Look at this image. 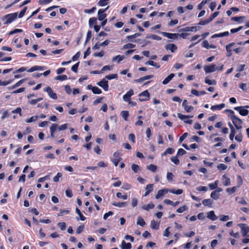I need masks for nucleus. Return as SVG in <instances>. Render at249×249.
<instances>
[{
  "label": "nucleus",
  "mask_w": 249,
  "mask_h": 249,
  "mask_svg": "<svg viewBox=\"0 0 249 249\" xmlns=\"http://www.w3.org/2000/svg\"><path fill=\"white\" fill-rule=\"evenodd\" d=\"M231 118L232 119V123L234 125L235 128L237 129H241L242 128V120L234 115L231 116Z\"/></svg>",
  "instance_id": "nucleus-1"
},
{
  "label": "nucleus",
  "mask_w": 249,
  "mask_h": 249,
  "mask_svg": "<svg viewBox=\"0 0 249 249\" xmlns=\"http://www.w3.org/2000/svg\"><path fill=\"white\" fill-rule=\"evenodd\" d=\"M18 16L17 13H14L12 14H9L5 15L4 17V18L6 19V21L4 23V24H8L11 23L13 21H14L17 18Z\"/></svg>",
  "instance_id": "nucleus-2"
},
{
  "label": "nucleus",
  "mask_w": 249,
  "mask_h": 249,
  "mask_svg": "<svg viewBox=\"0 0 249 249\" xmlns=\"http://www.w3.org/2000/svg\"><path fill=\"white\" fill-rule=\"evenodd\" d=\"M158 33L161 34L164 36L172 39H176L178 38V34L169 33L160 31H159Z\"/></svg>",
  "instance_id": "nucleus-3"
},
{
  "label": "nucleus",
  "mask_w": 249,
  "mask_h": 249,
  "mask_svg": "<svg viewBox=\"0 0 249 249\" xmlns=\"http://www.w3.org/2000/svg\"><path fill=\"white\" fill-rule=\"evenodd\" d=\"M139 96L140 97L139 100L141 102L147 101L149 99V93L148 90L142 92Z\"/></svg>",
  "instance_id": "nucleus-4"
},
{
  "label": "nucleus",
  "mask_w": 249,
  "mask_h": 249,
  "mask_svg": "<svg viewBox=\"0 0 249 249\" xmlns=\"http://www.w3.org/2000/svg\"><path fill=\"white\" fill-rule=\"evenodd\" d=\"M217 67L215 64H212L210 66L206 65L204 67V70L206 73H211L216 71Z\"/></svg>",
  "instance_id": "nucleus-5"
},
{
  "label": "nucleus",
  "mask_w": 249,
  "mask_h": 249,
  "mask_svg": "<svg viewBox=\"0 0 249 249\" xmlns=\"http://www.w3.org/2000/svg\"><path fill=\"white\" fill-rule=\"evenodd\" d=\"M177 115H178V118L181 120H183V121L185 123L190 124H192V123H193L192 120L187 119L190 117L189 116L183 115L180 113H178L177 114ZM191 117H192V116H191Z\"/></svg>",
  "instance_id": "nucleus-6"
},
{
  "label": "nucleus",
  "mask_w": 249,
  "mask_h": 249,
  "mask_svg": "<svg viewBox=\"0 0 249 249\" xmlns=\"http://www.w3.org/2000/svg\"><path fill=\"white\" fill-rule=\"evenodd\" d=\"M108 6L105 9H99L98 11V19L100 21H102L106 19L107 14L105 13L106 11L108 8Z\"/></svg>",
  "instance_id": "nucleus-7"
},
{
  "label": "nucleus",
  "mask_w": 249,
  "mask_h": 249,
  "mask_svg": "<svg viewBox=\"0 0 249 249\" xmlns=\"http://www.w3.org/2000/svg\"><path fill=\"white\" fill-rule=\"evenodd\" d=\"M44 91L48 93L50 98L54 100L57 99L56 94L53 92L52 89L50 87H48L47 88L44 89Z\"/></svg>",
  "instance_id": "nucleus-8"
},
{
  "label": "nucleus",
  "mask_w": 249,
  "mask_h": 249,
  "mask_svg": "<svg viewBox=\"0 0 249 249\" xmlns=\"http://www.w3.org/2000/svg\"><path fill=\"white\" fill-rule=\"evenodd\" d=\"M122 160V158L119 157V153L116 152L113 154V158L111 159V161L114 163L115 166H117L119 162Z\"/></svg>",
  "instance_id": "nucleus-9"
},
{
  "label": "nucleus",
  "mask_w": 249,
  "mask_h": 249,
  "mask_svg": "<svg viewBox=\"0 0 249 249\" xmlns=\"http://www.w3.org/2000/svg\"><path fill=\"white\" fill-rule=\"evenodd\" d=\"M234 109L239 111L240 114L242 116H246L249 113L248 110L244 108V107H242V106L235 107L234 108Z\"/></svg>",
  "instance_id": "nucleus-10"
},
{
  "label": "nucleus",
  "mask_w": 249,
  "mask_h": 249,
  "mask_svg": "<svg viewBox=\"0 0 249 249\" xmlns=\"http://www.w3.org/2000/svg\"><path fill=\"white\" fill-rule=\"evenodd\" d=\"M238 226L242 230V235L245 236L249 232V227L247 226L245 224H239Z\"/></svg>",
  "instance_id": "nucleus-11"
},
{
  "label": "nucleus",
  "mask_w": 249,
  "mask_h": 249,
  "mask_svg": "<svg viewBox=\"0 0 249 249\" xmlns=\"http://www.w3.org/2000/svg\"><path fill=\"white\" fill-rule=\"evenodd\" d=\"M97 85L102 88L105 91H107L108 90L109 87L108 85V81L106 80L105 79H103L102 80L97 83Z\"/></svg>",
  "instance_id": "nucleus-12"
},
{
  "label": "nucleus",
  "mask_w": 249,
  "mask_h": 249,
  "mask_svg": "<svg viewBox=\"0 0 249 249\" xmlns=\"http://www.w3.org/2000/svg\"><path fill=\"white\" fill-rule=\"evenodd\" d=\"M134 94V91L132 89H130L128 91L126 92L125 94H124L123 99L125 102H128L130 100V97Z\"/></svg>",
  "instance_id": "nucleus-13"
},
{
  "label": "nucleus",
  "mask_w": 249,
  "mask_h": 249,
  "mask_svg": "<svg viewBox=\"0 0 249 249\" xmlns=\"http://www.w3.org/2000/svg\"><path fill=\"white\" fill-rule=\"evenodd\" d=\"M187 104V100L185 99L183 101L182 106L185 111H186L187 112H190L193 109L194 107L192 106H188Z\"/></svg>",
  "instance_id": "nucleus-14"
},
{
  "label": "nucleus",
  "mask_w": 249,
  "mask_h": 249,
  "mask_svg": "<svg viewBox=\"0 0 249 249\" xmlns=\"http://www.w3.org/2000/svg\"><path fill=\"white\" fill-rule=\"evenodd\" d=\"M228 125L230 127V129H231V133L230 135V139L231 141H232L233 140V138L235 136L236 132H235V129H234L233 126L232 125V124L230 122L228 123Z\"/></svg>",
  "instance_id": "nucleus-15"
},
{
  "label": "nucleus",
  "mask_w": 249,
  "mask_h": 249,
  "mask_svg": "<svg viewBox=\"0 0 249 249\" xmlns=\"http://www.w3.org/2000/svg\"><path fill=\"white\" fill-rule=\"evenodd\" d=\"M168 192V189H163L161 190H160L157 194L156 195L155 197L156 199H159L160 197H162L165 194Z\"/></svg>",
  "instance_id": "nucleus-16"
},
{
  "label": "nucleus",
  "mask_w": 249,
  "mask_h": 249,
  "mask_svg": "<svg viewBox=\"0 0 249 249\" xmlns=\"http://www.w3.org/2000/svg\"><path fill=\"white\" fill-rule=\"evenodd\" d=\"M167 50H170L171 52L174 53L178 49L176 45L174 44H168L165 46Z\"/></svg>",
  "instance_id": "nucleus-17"
},
{
  "label": "nucleus",
  "mask_w": 249,
  "mask_h": 249,
  "mask_svg": "<svg viewBox=\"0 0 249 249\" xmlns=\"http://www.w3.org/2000/svg\"><path fill=\"white\" fill-rule=\"evenodd\" d=\"M44 67L42 66H35L34 67H32L28 70H27V71L29 72H32L35 71H42L44 70Z\"/></svg>",
  "instance_id": "nucleus-18"
},
{
  "label": "nucleus",
  "mask_w": 249,
  "mask_h": 249,
  "mask_svg": "<svg viewBox=\"0 0 249 249\" xmlns=\"http://www.w3.org/2000/svg\"><path fill=\"white\" fill-rule=\"evenodd\" d=\"M146 192L144 194V196H148L153 190V184H149L147 185L146 188Z\"/></svg>",
  "instance_id": "nucleus-19"
},
{
  "label": "nucleus",
  "mask_w": 249,
  "mask_h": 249,
  "mask_svg": "<svg viewBox=\"0 0 249 249\" xmlns=\"http://www.w3.org/2000/svg\"><path fill=\"white\" fill-rule=\"evenodd\" d=\"M223 178V184L225 186H229L231 185V180L230 178L227 177L225 175H224L222 176Z\"/></svg>",
  "instance_id": "nucleus-20"
},
{
  "label": "nucleus",
  "mask_w": 249,
  "mask_h": 249,
  "mask_svg": "<svg viewBox=\"0 0 249 249\" xmlns=\"http://www.w3.org/2000/svg\"><path fill=\"white\" fill-rule=\"evenodd\" d=\"M207 217L213 221L216 220L217 218L213 211H211L207 213Z\"/></svg>",
  "instance_id": "nucleus-21"
},
{
  "label": "nucleus",
  "mask_w": 249,
  "mask_h": 249,
  "mask_svg": "<svg viewBox=\"0 0 249 249\" xmlns=\"http://www.w3.org/2000/svg\"><path fill=\"white\" fill-rule=\"evenodd\" d=\"M97 18H89V28H91L93 26V25H97Z\"/></svg>",
  "instance_id": "nucleus-22"
},
{
  "label": "nucleus",
  "mask_w": 249,
  "mask_h": 249,
  "mask_svg": "<svg viewBox=\"0 0 249 249\" xmlns=\"http://www.w3.org/2000/svg\"><path fill=\"white\" fill-rule=\"evenodd\" d=\"M122 249H130L131 244L130 243H126L125 241L123 240L121 244Z\"/></svg>",
  "instance_id": "nucleus-23"
},
{
  "label": "nucleus",
  "mask_w": 249,
  "mask_h": 249,
  "mask_svg": "<svg viewBox=\"0 0 249 249\" xmlns=\"http://www.w3.org/2000/svg\"><path fill=\"white\" fill-rule=\"evenodd\" d=\"M175 74L174 73H171L167 77H166L164 80L162 81V84L166 85L168 84L171 79L174 77Z\"/></svg>",
  "instance_id": "nucleus-24"
},
{
  "label": "nucleus",
  "mask_w": 249,
  "mask_h": 249,
  "mask_svg": "<svg viewBox=\"0 0 249 249\" xmlns=\"http://www.w3.org/2000/svg\"><path fill=\"white\" fill-rule=\"evenodd\" d=\"M225 106V105L224 103L221 104L220 105H214L211 107V109L213 110H220L224 108Z\"/></svg>",
  "instance_id": "nucleus-25"
},
{
  "label": "nucleus",
  "mask_w": 249,
  "mask_h": 249,
  "mask_svg": "<svg viewBox=\"0 0 249 249\" xmlns=\"http://www.w3.org/2000/svg\"><path fill=\"white\" fill-rule=\"evenodd\" d=\"M213 200L211 199H204L202 203L205 206H209V207H211L212 204H213Z\"/></svg>",
  "instance_id": "nucleus-26"
},
{
  "label": "nucleus",
  "mask_w": 249,
  "mask_h": 249,
  "mask_svg": "<svg viewBox=\"0 0 249 249\" xmlns=\"http://www.w3.org/2000/svg\"><path fill=\"white\" fill-rule=\"evenodd\" d=\"M155 205L153 203H150L147 205L142 206V208L143 210L149 211L150 209H153Z\"/></svg>",
  "instance_id": "nucleus-27"
},
{
  "label": "nucleus",
  "mask_w": 249,
  "mask_h": 249,
  "mask_svg": "<svg viewBox=\"0 0 249 249\" xmlns=\"http://www.w3.org/2000/svg\"><path fill=\"white\" fill-rule=\"evenodd\" d=\"M146 38H151V39H152L154 40H160L161 39V37H160L157 35H153V34L148 35L146 36Z\"/></svg>",
  "instance_id": "nucleus-28"
},
{
  "label": "nucleus",
  "mask_w": 249,
  "mask_h": 249,
  "mask_svg": "<svg viewBox=\"0 0 249 249\" xmlns=\"http://www.w3.org/2000/svg\"><path fill=\"white\" fill-rule=\"evenodd\" d=\"M191 93L193 94H194L196 96H198L200 95H204L206 93L205 91H201L199 92L195 89H192Z\"/></svg>",
  "instance_id": "nucleus-29"
},
{
  "label": "nucleus",
  "mask_w": 249,
  "mask_h": 249,
  "mask_svg": "<svg viewBox=\"0 0 249 249\" xmlns=\"http://www.w3.org/2000/svg\"><path fill=\"white\" fill-rule=\"evenodd\" d=\"M164 202L166 204L171 205L173 206H176L177 205L179 204V201H176L175 202H173L171 200L167 199L164 200Z\"/></svg>",
  "instance_id": "nucleus-30"
},
{
  "label": "nucleus",
  "mask_w": 249,
  "mask_h": 249,
  "mask_svg": "<svg viewBox=\"0 0 249 249\" xmlns=\"http://www.w3.org/2000/svg\"><path fill=\"white\" fill-rule=\"evenodd\" d=\"M150 226L152 229L158 230L159 228V224L157 223L154 220L151 221Z\"/></svg>",
  "instance_id": "nucleus-31"
},
{
  "label": "nucleus",
  "mask_w": 249,
  "mask_h": 249,
  "mask_svg": "<svg viewBox=\"0 0 249 249\" xmlns=\"http://www.w3.org/2000/svg\"><path fill=\"white\" fill-rule=\"evenodd\" d=\"M112 205L113 206H117L118 207H124L127 206V203L126 202H118V203L114 202L112 203Z\"/></svg>",
  "instance_id": "nucleus-32"
},
{
  "label": "nucleus",
  "mask_w": 249,
  "mask_h": 249,
  "mask_svg": "<svg viewBox=\"0 0 249 249\" xmlns=\"http://www.w3.org/2000/svg\"><path fill=\"white\" fill-rule=\"evenodd\" d=\"M137 224L143 227L145 225V222L142 217L139 216L137 218Z\"/></svg>",
  "instance_id": "nucleus-33"
},
{
  "label": "nucleus",
  "mask_w": 249,
  "mask_h": 249,
  "mask_svg": "<svg viewBox=\"0 0 249 249\" xmlns=\"http://www.w3.org/2000/svg\"><path fill=\"white\" fill-rule=\"evenodd\" d=\"M174 152V149L172 148H168L162 154V156H166L167 154H172Z\"/></svg>",
  "instance_id": "nucleus-34"
},
{
  "label": "nucleus",
  "mask_w": 249,
  "mask_h": 249,
  "mask_svg": "<svg viewBox=\"0 0 249 249\" xmlns=\"http://www.w3.org/2000/svg\"><path fill=\"white\" fill-rule=\"evenodd\" d=\"M132 170L135 173H138L140 170V168L139 165L135 163H133L131 165Z\"/></svg>",
  "instance_id": "nucleus-35"
},
{
  "label": "nucleus",
  "mask_w": 249,
  "mask_h": 249,
  "mask_svg": "<svg viewBox=\"0 0 249 249\" xmlns=\"http://www.w3.org/2000/svg\"><path fill=\"white\" fill-rule=\"evenodd\" d=\"M38 118V117L37 116H33L25 120V122L28 123L34 122L36 121L37 120Z\"/></svg>",
  "instance_id": "nucleus-36"
},
{
  "label": "nucleus",
  "mask_w": 249,
  "mask_h": 249,
  "mask_svg": "<svg viewBox=\"0 0 249 249\" xmlns=\"http://www.w3.org/2000/svg\"><path fill=\"white\" fill-rule=\"evenodd\" d=\"M67 79L68 77L66 75H59L54 77L55 80L64 81Z\"/></svg>",
  "instance_id": "nucleus-37"
},
{
  "label": "nucleus",
  "mask_w": 249,
  "mask_h": 249,
  "mask_svg": "<svg viewBox=\"0 0 249 249\" xmlns=\"http://www.w3.org/2000/svg\"><path fill=\"white\" fill-rule=\"evenodd\" d=\"M147 169L152 172H155L157 171V166L151 164L147 166Z\"/></svg>",
  "instance_id": "nucleus-38"
},
{
  "label": "nucleus",
  "mask_w": 249,
  "mask_h": 249,
  "mask_svg": "<svg viewBox=\"0 0 249 249\" xmlns=\"http://www.w3.org/2000/svg\"><path fill=\"white\" fill-rule=\"evenodd\" d=\"M121 115L125 121H127L129 116V112L128 111L123 110L121 112Z\"/></svg>",
  "instance_id": "nucleus-39"
},
{
  "label": "nucleus",
  "mask_w": 249,
  "mask_h": 249,
  "mask_svg": "<svg viewBox=\"0 0 249 249\" xmlns=\"http://www.w3.org/2000/svg\"><path fill=\"white\" fill-rule=\"evenodd\" d=\"M211 197L215 200H217L219 197V195L217 193V191H214L211 193Z\"/></svg>",
  "instance_id": "nucleus-40"
},
{
  "label": "nucleus",
  "mask_w": 249,
  "mask_h": 249,
  "mask_svg": "<svg viewBox=\"0 0 249 249\" xmlns=\"http://www.w3.org/2000/svg\"><path fill=\"white\" fill-rule=\"evenodd\" d=\"M117 58H118V60L117 62L119 63L120 62L122 61L124 58V55H117V56L113 57V58L112 59V61H116L117 60Z\"/></svg>",
  "instance_id": "nucleus-41"
},
{
  "label": "nucleus",
  "mask_w": 249,
  "mask_h": 249,
  "mask_svg": "<svg viewBox=\"0 0 249 249\" xmlns=\"http://www.w3.org/2000/svg\"><path fill=\"white\" fill-rule=\"evenodd\" d=\"M75 211L76 213L79 215L81 220L84 221L86 219V217L83 216L78 208H76Z\"/></svg>",
  "instance_id": "nucleus-42"
},
{
  "label": "nucleus",
  "mask_w": 249,
  "mask_h": 249,
  "mask_svg": "<svg viewBox=\"0 0 249 249\" xmlns=\"http://www.w3.org/2000/svg\"><path fill=\"white\" fill-rule=\"evenodd\" d=\"M237 187L234 186L232 188H228L227 189L226 191L229 194H232L234 193L237 190Z\"/></svg>",
  "instance_id": "nucleus-43"
},
{
  "label": "nucleus",
  "mask_w": 249,
  "mask_h": 249,
  "mask_svg": "<svg viewBox=\"0 0 249 249\" xmlns=\"http://www.w3.org/2000/svg\"><path fill=\"white\" fill-rule=\"evenodd\" d=\"M218 184V181L216 180L214 183H211L209 184V186L211 190H213L216 188H217Z\"/></svg>",
  "instance_id": "nucleus-44"
},
{
  "label": "nucleus",
  "mask_w": 249,
  "mask_h": 249,
  "mask_svg": "<svg viewBox=\"0 0 249 249\" xmlns=\"http://www.w3.org/2000/svg\"><path fill=\"white\" fill-rule=\"evenodd\" d=\"M58 126L56 124H53L50 127V132H55L58 129Z\"/></svg>",
  "instance_id": "nucleus-45"
},
{
  "label": "nucleus",
  "mask_w": 249,
  "mask_h": 249,
  "mask_svg": "<svg viewBox=\"0 0 249 249\" xmlns=\"http://www.w3.org/2000/svg\"><path fill=\"white\" fill-rule=\"evenodd\" d=\"M205 82L209 85H214L216 84V81L211 80L207 78H205Z\"/></svg>",
  "instance_id": "nucleus-46"
},
{
  "label": "nucleus",
  "mask_w": 249,
  "mask_h": 249,
  "mask_svg": "<svg viewBox=\"0 0 249 249\" xmlns=\"http://www.w3.org/2000/svg\"><path fill=\"white\" fill-rule=\"evenodd\" d=\"M187 210H188L187 206L186 205H184L178 209L177 210V212L178 213H181Z\"/></svg>",
  "instance_id": "nucleus-47"
},
{
  "label": "nucleus",
  "mask_w": 249,
  "mask_h": 249,
  "mask_svg": "<svg viewBox=\"0 0 249 249\" xmlns=\"http://www.w3.org/2000/svg\"><path fill=\"white\" fill-rule=\"evenodd\" d=\"M178 156L172 157L170 158L171 160L175 164L178 165L179 163V160L177 158Z\"/></svg>",
  "instance_id": "nucleus-48"
},
{
  "label": "nucleus",
  "mask_w": 249,
  "mask_h": 249,
  "mask_svg": "<svg viewBox=\"0 0 249 249\" xmlns=\"http://www.w3.org/2000/svg\"><path fill=\"white\" fill-rule=\"evenodd\" d=\"M141 36V34L140 33H135V34L131 35V36H127V38L129 41H132L131 39L133 38H135L139 36Z\"/></svg>",
  "instance_id": "nucleus-49"
},
{
  "label": "nucleus",
  "mask_w": 249,
  "mask_h": 249,
  "mask_svg": "<svg viewBox=\"0 0 249 249\" xmlns=\"http://www.w3.org/2000/svg\"><path fill=\"white\" fill-rule=\"evenodd\" d=\"M118 77V75L117 74H109L106 75L105 76V78L108 79V80H111L113 79H115Z\"/></svg>",
  "instance_id": "nucleus-50"
},
{
  "label": "nucleus",
  "mask_w": 249,
  "mask_h": 249,
  "mask_svg": "<svg viewBox=\"0 0 249 249\" xmlns=\"http://www.w3.org/2000/svg\"><path fill=\"white\" fill-rule=\"evenodd\" d=\"M92 91L94 94H100L102 93L101 89L97 87H94Z\"/></svg>",
  "instance_id": "nucleus-51"
},
{
  "label": "nucleus",
  "mask_w": 249,
  "mask_h": 249,
  "mask_svg": "<svg viewBox=\"0 0 249 249\" xmlns=\"http://www.w3.org/2000/svg\"><path fill=\"white\" fill-rule=\"evenodd\" d=\"M227 168V166L223 163H220L217 166V169L220 170H224Z\"/></svg>",
  "instance_id": "nucleus-52"
},
{
  "label": "nucleus",
  "mask_w": 249,
  "mask_h": 249,
  "mask_svg": "<svg viewBox=\"0 0 249 249\" xmlns=\"http://www.w3.org/2000/svg\"><path fill=\"white\" fill-rule=\"evenodd\" d=\"M135 47V45L131 43H127L125 45H124L123 49H130V48H133Z\"/></svg>",
  "instance_id": "nucleus-53"
},
{
  "label": "nucleus",
  "mask_w": 249,
  "mask_h": 249,
  "mask_svg": "<svg viewBox=\"0 0 249 249\" xmlns=\"http://www.w3.org/2000/svg\"><path fill=\"white\" fill-rule=\"evenodd\" d=\"M116 196L118 198H122L124 200H126L128 198V196L126 195H122V193H117L116 194Z\"/></svg>",
  "instance_id": "nucleus-54"
},
{
  "label": "nucleus",
  "mask_w": 249,
  "mask_h": 249,
  "mask_svg": "<svg viewBox=\"0 0 249 249\" xmlns=\"http://www.w3.org/2000/svg\"><path fill=\"white\" fill-rule=\"evenodd\" d=\"M186 153V151L182 148H179L177 152V156H182Z\"/></svg>",
  "instance_id": "nucleus-55"
},
{
  "label": "nucleus",
  "mask_w": 249,
  "mask_h": 249,
  "mask_svg": "<svg viewBox=\"0 0 249 249\" xmlns=\"http://www.w3.org/2000/svg\"><path fill=\"white\" fill-rule=\"evenodd\" d=\"M211 22V21L208 18V19H207L205 20H202L200 21V22L198 23V24L200 25H204L209 23Z\"/></svg>",
  "instance_id": "nucleus-56"
},
{
  "label": "nucleus",
  "mask_w": 249,
  "mask_h": 249,
  "mask_svg": "<svg viewBox=\"0 0 249 249\" xmlns=\"http://www.w3.org/2000/svg\"><path fill=\"white\" fill-rule=\"evenodd\" d=\"M58 227L61 229V230H65L66 229V225L65 222H59L57 224Z\"/></svg>",
  "instance_id": "nucleus-57"
},
{
  "label": "nucleus",
  "mask_w": 249,
  "mask_h": 249,
  "mask_svg": "<svg viewBox=\"0 0 249 249\" xmlns=\"http://www.w3.org/2000/svg\"><path fill=\"white\" fill-rule=\"evenodd\" d=\"M62 177V174L61 173H58L53 178V181L55 182H58L59 181V178Z\"/></svg>",
  "instance_id": "nucleus-58"
},
{
  "label": "nucleus",
  "mask_w": 249,
  "mask_h": 249,
  "mask_svg": "<svg viewBox=\"0 0 249 249\" xmlns=\"http://www.w3.org/2000/svg\"><path fill=\"white\" fill-rule=\"evenodd\" d=\"M230 219L229 215H221L220 216V220L221 221H226Z\"/></svg>",
  "instance_id": "nucleus-59"
},
{
  "label": "nucleus",
  "mask_w": 249,
  "mask_h": 249,
  "mask_svg": "<svg viewBox=\"0 0 249 249\" xmlns=\"http://www.w3.org/2000/svg\"><path fill=\"white\" fill-rule=\"evenodd\" d=\"M244 18V17H235L231 18V19L232 21L239 22L241 19H243Z\"/></svg>",
  "instance_id": "nucleus-60"
},
{
  "label": "nucleus",
  "mask_w": 249,
  "mask_h": 249,
  "mask_svg": "<svg viewBox=\"0 0 249 249\" xmlns=\"http://www.w3.org/2000/svg\"><path fill=\"white\" fill-rule=\"evenodd\" d=\"M218 11L214 12L209 18L211 21H212L214 18H215L219 14Z\"/></svg>",
  "instance_id": "nucleus-61"
},
{
  "label": "nucleus",
  "mask_w": 249,
  "mask_h": 249,
  "mask_svg": "<svg viewBox=\"0 0 249 249\" xmlns=\"http://www.w3.org/2000/svg\"><path fill=\"white\" fill-rule=\"evenodd\" d=\"M68 127V124H65L59 126L58 128V130L62 131L66 129Z\"/></svg>",
  "instance_id": "nucleus-62"
},
{
  "label": "nucleus",
  "mask_w": 249,
  "mask_h": 249,
  "mask_svg": "<svg viewBox=\"0 0 249 249\" xmlns=\"http://www.w3.org/2000/svg\"><path fill=\"white\" fill-rule=\"evenodd\" d=\"M79 62H77V63H76L75 64H74V65H73L71 67V69L73 71H74L75 72H77L78 67L79 66Z\"/></svg>",
  "instance_id": "nucleus-63"
},
{
  "label": "nucleus",
  "mask_w": 249,
  "mask_h": 249,
  "mask_svg": "<svg viewBox=\"0 0 249 249\" xmlns=\"http://www.w3.org/2000/svg\"><path fill=\"white\" fill-rule=\"evenodd\" d=\"M108 2L106 0H100L98 1V4L100 6H104L107 4Z\"/></svg>",
  "instance_id": "nucleus-64"
}]
</instances>
